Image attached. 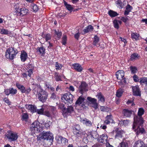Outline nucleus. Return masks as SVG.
I'll use <instances>...</instances> for the list:
<instances>
[{
  "mask_svg": "<svg viewBox=\"0 0 147 147\" xmlns=\"http://www.w3.org/2000/svg\"><path fill=\"white\" fill-rule=\"evenodd\" d=\"M144 112L143 108H139L138 112V116H135L134 117V121L132 128L137 135L142 134L145 131L144 129L142 127L143 119L142 117Z\"/></svg>",
  "mask_w": 147,
  "mask_h": 147,
  "instance_id": "obj_1",
  "label": "nucleus"
},
{
  "mask_svg": "<svg viewBox=\"0 0 147 147\" xmlns=\"http://www.w3.org/2000/svg\"><path fill=\"white\" fill-rule=\"evenodd\" d=\"M38 140H41L42 139L47 140L49 141V142L52 144L53 141V137L52 134L50 132L43 131L40 133L38 137Z\"/></svg>",
  "mask_w": 147,
  "mask_h": 147,
  "instance_id": "obj_2",
  "label": "nucleus"
},
{
  "mask_svg": "<svg viewBox=\"0 0 147 147\" xmlns=\"http://www.w3.org/2000/svg\"><path fill=\"white\" fill-rule=\"evenodd\" d=\"M30 129L32 133H39L43 130V126H41L39 122L36 121L30 125Z\"/></svg>",
  "mask_w": 147,
  "mask_h": 147,
  "instance_id": "obj_3",
  "label": "nucleus"
},
{
  "mask_svg": "<svg viewBox=\"0 0 147 147\" xmlns=\"http://www.w3.org/2000/svg\"><path fill=\"white\" fill-rule=\"evenodd\" d=\"M48 96V93L43 89L40 88L37 93L36 97L39 100L43 102H45Z\"/></svg>",
  "mask_w": 147,
  "mask_h": 147,
  "instance_id": "obj_4",
  "label": "nucleus"
},
{
  "mask_svg": "<svg viewBox=\"0 0 147 147\" xmlns=\"http://www.w3.org/2000/svg\"><path fill=\"white\" fill-rule=\"evenodd\" d=\"M18 52L17 50H15L13 47H11L6 50L5 56L7 59L11 60H13Z\"/></svg>",
  "mask_w": 147,
  "mask_h": 147,
  "instance_id": "obj_5",
  "label": "nucleus"
},
{
  "mask_svg": "<svg viewBox=\"0 0 147 147\" xmlns=\"http://www.w3.org/2000/svg\"><path fill=\"white\" fill-rule=\"evenodd\" d=\"M73 98V95L68 92L63 94L61 99L64 103L68 105L72 103Z\"/></svg>",
  "mask_w": 147,
  "mask_h": 147,
  "instance_id": "obj_6",
  "label": "nucleus"
},
{
  "mask_svg": "<svg viewBox=\"0 0 147 147\" xmlns=\"http://www.w3.org/2000/svg\"><path fill=\"white\" fill-rule=\"evenodd\" d=\"M5 136L10 142L16 140L18 138L17 134L14 133L10 130L7 131V134L5 135Z\"/></svg>",
  "mask_w": 147,
  "mask_h": 147,
  "instance_id": "obj_7",
  "label": "nucleus"
},
{
  "mask_svg": "<svg viewBox=\"0 0 147 147\" xmlns=\"http://www.w3.org/2000/svg\"><path fill=\"white\" fill-rule=\"evenodd\" d=\"M74 112L73 107L71 106H68L67 108H65L64 109L62 114L64 117H67L68 115L74 114Z\"/></svg>",
  "mask_w": 147,
  "mask_h": 147,
  "instance_id": "obj_8",
  "label": "nucleus"
},
{
  "mask_svg": "<svg viewBox=\"0 0 147 147\" xmlns=\"http://www.w3.org/2000/svg\"><path fill=\"white\" fill-rule=\"evenodd\" d=\"M87 100L90 106L94 108L95 110L98 108V104L97 102L96 99L88 97Z\"/></svg>",
  "mask_w": 147,
  "mask_h": 147,
  "instance_id": "obj_9",
  "label": "nucleus"
},
{
  "mask_svg": "<svg viewBox=\"0 0 147 147\" xmlns=\"http://www.w3.org/2000/svg\"><path fill=\"white\" fill-rule=\"evenodd\" d=\"M78 90L82 94L88 90V85L84 82H81L79 86Z\"/></svg>",
  "mask_w": 147,
  "mask_h": 147,
  "instance_id": "obj_10",
  "label": "nucleus"
},
{
  "mask_svg": "<svg viewBox=\"0 0 147 147\" xmlns=\"http://www.w3.org/2000/svg\"><path fill=\"white\" fill-rule=\"evenodd\" d=\"M98 137L97 132L95 131H91L88 136V138L90 142H92L94 139H96Z\"/></svg>",
  "mask_w": 147,
  "mask_h": 147,
  "instance_id": "obj_11",
  "label": "nucleus"
},
{
  "mask_svg": "<svg viewBox=\"0 0 147 147\" xmlns=\"http://www.w3.org/2000/svg\"><path fill=\"white\" fill-rule=\"evenodd\" d=\"M4 92L6 95L8 96L10 94L11 95L15 94L17 93V90L16 89L10 88L8 89H5Z\"/></svg>",
  "mask_w": 147,
  "mask_h": 147,
  "instance_id": "obj_12",
  "label": "nucleus"
},
{
  "mask_svg": "<svg viewBox=\"0 0 147 147\" xmlns=\"http://www.w3.org/2000/svg\"><path fill=\"white\" fill-rule=\"evenodd\" d=\"M98 142L100 143H103V144L106 143L107 144L108 142V137L107 135L105 134H102L100 136L99 138L98 139Z\"/></svg>",
  "mask_w": 147,
  "mask_h": 147,
  "instance_id": "obj_13",
  "label": "nucleus"
},
{
  "mask_svg": "<svg viewBox=\"0 0 147 147\" xmlns=\"http://www.w3.org/2000/svg\"><path fill=\"white\" fill-rule=\"evenodd\" d=\"M132 91L134 95L136 96H140V93L139 87L135 86L132 87Z\"/></svg>",
  "mask_w": 147,
  "mask_h": 147,
  "instance_id": "obj_14",
  "label": "nucleus"
},
{
  "mask_svg": "<svg viewBox=\"0 0 147 147\" xmlns=\"http://www.w3.org/2000/svg\"><path fill=\"white\" fill-rule=\"evenodd\" d=\"M134 113L133 111L127 109H123L122 111L124 116L126 117H130Z\"/></svg>",
  "mask_w": 147,
  "mask_h": 147,
  "instance_id": "obj_15",
  "label": "nucleus"
},
{
  "mask_svg": "<svg viewBox=\"0 0 147 147\" xmlns=\"http://www.w3.org/2000/svg\"><path fill=\"white\" fill-rule=\"evenodd\" d=\"M94 29L93 27L90 25L87 26L81 32V33L82 34H84L89 32H92Z\"/></svg>",
  "mask_w": 147,
  "mask_h": 147,
  "instance_id": "obj_16",
  "label": "nucleus"
},
{
  "mask_svg": "<svg viewBox=\"0 0 147 147\" xmlns=\"http://www.w3.org/2000/svg\"><path fill=\"white\" fill-rule=\"evenodd\" d=\"M124 72L123 70H119L116 73V75L117 79L121 80L123 79L124 76Z\"/></svg>",
  "mask_w": 147,
  "mask_h": 147,
  "instance_id": "obj_17",
  "label": "nucleus"
},
{
  "mask_svg": "<svg viewBox=\"0 0 147 147\" xmlns=\"http://www.w3.org/2000/svg\"><path fill=\"white\" fill-rule=\"evenodd\" d=\"M74 69L78 72H80L83 69L81 65L78 63H75L72 65Z\"/></svg>",
  "mask_w": 147,
  "mask_h": 147,
  "instance_id": "obj_18",
  "label": "nucleus"
},
{
  "mask_svg": "<svg viewBox=\"0 0 147 147\" xmlns=\"http://www.w3.org/2000/svg\"><path fill=\"white\" fill-rule=\"evenodd\" d=\"M80 121L87 126L91 127L92 125V123L86 118L81 119Z\"/></svg>",
  "mask_w": 147,
  "mask_h": 147,
  "instance_id": "obj_19",
  "label": "nucleus"
},
{
  "mask_svg": "<svg viewBox=\"0 0 147 147\" xmlns=\"http://www.w3.org/2000/svg\"><path fill=\"white\" fill-rule=\"evenodd\" d=\"M105 119L106 120L104 121V123L106 124H109L111 123H112L113 122L114 120L111 115H107Z\"/></svg>",
  "mask_w": 147,
  "mask_h": 147,
  "instance_id": "obj_20",
  "label": "nucleus"
},
{
  "mask_svg": "<svg viewBox=\"0 0 147 147\" xmlns=\"http://www.w3.org/2000/svg\"><path fill=\"white\" fill-rule=\"evenodd\" d=\"M129 143V141L127 139L123 138L119 145L120 147H128Z\"/></svg>",
  "mask_w": 147,
  "mask_h": 147,
  "instance_id": "obj_21",
  "label": "nucleus"
},
{
  "mask_svg": "<svg viewBox=\"0 0 147 147\" xmlns=\"http://www.w3.org/2000/svg\"><path fill=\"white\" fill-rule=\"evenodd\" d=\"M113 134L115 133L116 134L115 138L119 139L120 138H122V134L123 131H121L115 130L112 132Z\"/></svg>",
  "mask_w": 147,
  "mask_h": 147,
  "instance_id": "obj_22",
  "label": "nucleus"
},
{
  "mask_svg": "<svg viewBox=\"0 0 147 147\" xmlns=\"http://www.w3.org/2000/svg\"><path fill=\"white\" fill-rule=\"evenodd\" d=\"M28 57V55L27 53L24 51H21V54L20 55V59L22 61H25Z\"/></svg>",
  "mask_w": 147,
  "mask_h": 147,
  "instance_id": "obj_23",
  "label": "nucleus"
},
{
  "mask_svg": "<svg viewBox=\"0 0 147 147\" xmlns=\"http://www.w3.org/2000/svg\"><path fill=\"white\" fill-rule=\"evenodd\" d=\"M26 107L32 113L36 112V107L34 105H26Z\"/></svg>",
  "mask_w": 147,
  "mask_h": 147,
  "instance_id": "obj_24",
  "label": "nucleus"
},
{
  "mask_svg": "<svg viewBox=\"0 0 147 147\" xmlns=\"http://www.w3.org/2000/svg\"><path fill=\"white\" fill-rule=\"evenodd\" d=\"M37 52L39 54H41L42 56H43L45 53V49L43 47H38L37 48Z\"/></svg>",
  "mask_w": 147,
  "mask_h": 147,
  "instance_id": "obj_25",
  "label": "nucleus"
},
{
  "mask_svg": "<svg viewBox=\"0 0 147 147\" xmlns=\"http://www.w3.org/2000/svg\"><path fill=\"white\" fill-rule=\"evenodd\" d=\"M42 36L47 42L51 40L52 37L50 33L44 34L43 32L42 34Z\"/></svg>",
  "mask_w": 147,
  "mask_h": 147,
  "instance_id": "obj_26",
  "label": "nucleus"
},
{
  "mask_svg": "<svg viewBox=\"0 0 147 147\" xmlns=\"http://www.w3.org/2000/svg\"><path fill=\"white\" fill-rule=\"evenodd\" d=\"M144 145L143 141L139 139L135 142L134 146L135 147H143Z\"/></svg>",
  "mask_w": 147,
  "mask_h": 147,
  "instance_id": "obj_27",
  "label": "nucleus"
},
{
  "mask_svg": "<svg viewBox=\"0 0 147 147\" xmlns=\"http://www.w3.org/2000/svg\"><path fill=\"white\" fill-rule=\"evenodd\" d=\"M28 9L25 8H21L20 11H19V16H22L26 15L28 12Z\"/></svg>",
  "mask_w": 147,
  "mask_h": 147,
  "instance_id": "obj_28",
  "label": "nucleus"
},
{
  "mask_svg": "<svg viewBox=\"0 0 147 147\" xmlns=\"http://www.w3.org/2000/svg\"><path fill=\"white\" fill-rule=\"evenodd\" d=\"M63 3L66 9L70 12H71L73 9V8L72 6L71 5L68 4L65 1H63Z\"/></svg>",
  "mask_w": 147,
  "mask_h": 147,
  "instance_id": "obj_29",
  "label": "nucleus"
},
{
  "mask_svg": "<svg viewBox=\"0 0 147 147\" xmlns=\"http://www.w3.org/2000/svg\"><path fill=\"white\" fill-rule=\"evenodd\" d=\"M130 57L131 60V61H134L139 59L140 57L138 54L134 53L131 55Z\"/></svg>",
  "mask_w": 147,
  "mask_h": 147,
  "instance_id": "obj_30",
  "label": "nucleus"
},
{
  "mask_svg": "<svg viewBox=\"0 0 147 147\" xmlns=\"http://www.w3.org/2000/svg\"><path fill=\"white\" fill-rule=\"evenodd\" d=\"M29 119V116L26 113H23L22 114L21 119L23 121H24L26 122H27Z\"/></svg>",
  "mask_w": 147,
  "mask_h": 147,
  "instance_id": "obj_31",
  "label": "nucleus"
},
{
  "mask_svg": "<svg viewBox=\"0 0 147 147\" xmlns=\"http://www.w3.org/2000/svg\"><path fill=\"white\" fill-rule=\"evenodd\" d=\"M108 14L111 18L115 17L118 15V13L117 12L111 10H110L108 11Z\"/></svg>",
  "mask_w": 147,
  "mask_h": 147,
  "instance_id": "obj_32",
  "label": "nucleus"
},
{
  "mask_svg": "<svg viewBox=\"0 0 147 147\" xmlns=\"http://www.w3.org/2000/svg\"><path fill=\"white\" fill-rule=\"evenodd\" d=\"M84 100V98L82 96L79 97L76 104V105H78L80 106H82L83 105L82 103Z\"/></svg>",
  "mask_w": 147,
  "mask_h": 147,
  "instance_id": "obj_33",
  "label": "nucleus"
},
{
  "mask_svg": "<svg viewBox=\"0 0 147 147\" xmlns=\"http://www.w3.org/2000/svg\"><path fill=\"white\" fill-rule=\"evenodd\" d=\"M141 85H145L146 86L147 85V78L142 77L140 79L139 81Z\"/></svg>",
  "mask_w": 147,
  "mask_h": 147,
  "instance_id": "obj_34",
  "label": "nucleus"
},
{
  "mask_svg": "<svg viewBox=\"0 0 147 147\" xmlns=\"http://www.w3.org/2000/svg\"><path fill=\"white\" fill-rule=\"evenodd\" d=\"M54 35L55 36H57L58 39H60L62 35V33L61 31L59 30H56V29L54 30Z\"/></svg>",
  "mask_w": 147,
  "mask_h": 147,
  "instance_id": "obj_35",
  "label": "nucleus"
},
{
  "mask_svg": "<svg viewBox=\"0 0 147 147\" xmlns=\"http://www.w3.org/2000/svg\"><path fill=\"white\" fill-rule=\"evenodd\" d=\"M97 96L99 101H100L102 102H104L105 101V97L101 92L98 93L97 95Z\"/></svg>",
  "mask_w": 147,
  "mask_h": 147,
  "instance_id": "obj_36",
  "label": "nucleus"
},
{
  "mask_svg": "<svg viewBox=\"0 0 147 147\" xmlns=\"http://www.w3.org/2000/svg\"><path fill=\"white\" fill-rule=\"evenodd\" d=\"M58 143L60 144L61 143L62 144H65L66 142H67L68 140L65 138H63L62 136H60L58 139Z\"/></svg>",
  "mask_w": 147,
  "mask_h": 147,
  "instance_id": "obj_37",
  "label": "nucleus"
},
{
  "mask_svg": "<svg viewBox=\"0 0 147 147\" xmlns=\"http://www.w3.org/2000/svg\"><path fill=\"white\" fill-rule=\"evenodd\" d=\"M0 33L2 34L5 35L10 34H11L10 31L3 28L0 29Z\"/></svg>",
  "mask_w": 147,
  "mask_h": 147,
  "instance_id": "obj_38",
  "label": "nucleus"
},
{
  "mask_svg": "<svg viewBox=\"0 0 147 147\" xmlns=\"http://www.w3.org/2000/svg\"><path fill=\"white\" fill-rule=\"evenodd\" d=\"M31 8L33 9L34 12H36L38 10V7L36 4L32 3L31 5Z\"/></svg>",
  "mask_w": 147,
  "mask_h": 147,
  "instance_id": "obj_39",
  "label": "nucleus"
},
{
  "mask_svg": "<svg viewBox=\"0 0 147 147\" xmlns=\"http://www.w3.org/2000/svg\"><path fill=\"white\" fill-rule=\"evenodd\" d=\"M49 109L53 115L55 114L57 112L56 108L54 106H50L49 107Z\"/></svg>",
  "mask_w": 147,
  "mask_h": 147,
  "instance_id": "obj_40",
  "label": "nucleus"
},
{
  "mask_svg": "<svg viewBox=\"0 0 147 147\" xmlns=\"http://www.w3.org/2000/svg\"><path fill=\"white\" fill-rule=\"evenodd\" d=\"M124 92V90L123 89H119L118 90L116 94V96L118 97H120L122 95L123 93Z\"/></svg>",
  "mask_w": 147,
  "mask_h": 147,
  "instance_id": "obj_41",
  "label": "nucleus"
},
{
  "mask_svg": "<svg viewBox=\"0 0 147 147\" xmlns=\"http://www.w3.org/2000/svg\"><path fill=\"white\" fill-rule=\"evenodd\" d=\"M140 35L137 33H133L131 34V37L133 40H138Z\"/></svg>",
  "mask_w": 147,
  "mask_h": 147,
  "instance_id": "obj_42",
  "label": "nucleus"
},
{
  "mask_svg": "<svg viewBox=\"0 0 147 147\" xmlns=\"http://www.w3.org/2000/svg\"><path fill=\"white\" fill-rule=\"evenodd\" d=\"M129 69L130 71H131V73L132 74H135L138 71L137 68L135 66H130Z\"/></svg>",
  "mask_w": 147,
  "mask_h": 147,
  "instance_id": "obj_43",
  "label": "nucleus"
},
{
  "mask_svg": "<svg viewBox=\"0 0 147 147\" xmlns=\"http://www.w3.org/2000/svg\"><path fill=\"white\" fill-rule=\"evenodd\" d=\"M116 4L117 7L121 9L123 7V5H122L121 1L120 0L117 1L116 2Z\"/></svg>",
  "mask_w": 147,
  "mask_h": 147,
  "instance_id": "obj_44",
  "label": "nucleus"
},
{
  "mask_svg": "<svg viewBox=\"0 0 147 147\" xmlns=\"http://www.w3.org/2000/svg\"><path fill=\"white\" fill-rule=\"evenodd\" d=\"M55 69L57 70L61 69L63 66V65L58 62H56L55 64Z\"/></svg>",
  "mask_w": 147,
  "mask_h": 147,
  "instance_id": "obj_45",
  "label": "nucleus"
},
{
  "mask_svg": "<svg viewBox=\"0 0 147 147\" xmlns=\"http://www.w3.org/2000/svg\"><path fill=\"white\" fill-rule=\"evenodd\" d=\"M74 134L78 137L80 136L82 133V130L81 129L76 130V131H73Z\"/></svg>",
  "mask_w": 147,
  "mask_h": 147,
  "instance_id": "obj_46",
  "label": "nucleus"
},
{
  "mask_svg": "<svg viewBox=\"0 0 147 147\" xmlns=\"http://www.w3.org/2000/svg\"><path fill=\"white\" fill-rule=\"evenodd\" d=\"M44 109L43 108V106L42 107V108L40 109H36V112L39 114H43L44 113Z\"/></svg>",
  "mask_w": 147,
  "mask_h": 147,
  "instance_id": "obj_47",
  "label": "nucleus"
},
{
  "mask_svg": "<svg viewBox=\"0 0 147 147\" xmlns=\"http://www.w3.org/2000/svg\"><path fill=\"white\" fill-rule=\"evenodd\" d=\"M94 40L93 43L94 45H96V44L99 41V38L96 35L94 36Z\"/></svg>",
  "mask_w": 147,
  "mask_h": 147,
  "instance_id": "obj_48",
  "label": "nucleus"
},
{
  "mask_svg": "<svg viewBox=\"0 0 147 147\" xmlns=\"http://www.w3.org/2000/svg\"><path fill=\"white\" fill-rule=\"evenodd\" d=\"M19 89L20 90L22 93H25L26 92L25 87L22 85H19Z\"/></svg>",
  "mask_w": 147,
  "mask_h": 147,
  "instance_id": "obj_49",
  "label": "nucleus"
},
{
  "mask_svg": "<svg viewBox=\"0 0 147 147\" xmlns=\"http://www.w3.org/2000/svg\"><path fill=\"white\" fill-rule=\"evenodd\" d=\"M55 78L56 81H58L61 80V76L59 75L57 73H55Z\"/></svg>",
  "mask_w": 147,
  "mask_h": 147,
  "instance_id": "obj_50",
  "label": "nucleus"
},
{
  "mask_svg": "<svg viewBox=\"0 0 147 147\" xmlns=\"http://www.w3.org/2000/svg\"><path fill=\"white\" fill-rule=\"evenodd\" d=\"M121 20L123 22H124L125 25L127 23V21L129 20V19L127 17L125 16L122 17L121 18Z\"/></svg>",
  "mask_w": 147,
  "mask_h": 147,
  "instance_id": "obj_51",
  "label": "nucleus"
},
{
  "mask_svg": "<svg viewBox=\"0 0 147 147\" xmlns=\"http://www.w3.org/2000/svg\"><path fill=\"white\" fill-rule=\"evenodd\" d=\"M67 37L66 35L64 36L62 39V43L63 45H65L66 43Z\"/></svg>",
  "mask_w": 147,
  "mask_h": 147,
  "instance_id": "obj_52",
  "label": "nucleus"
},
{
  "mask_svg": "<svg viewBox=\"0 0 147 147\" xmlns=\"http://www.w3.org/2000/svg\"><path fill=\"white\" fill-rule=\"evenodd\" d=\"M113 24L114 27L117 29L119 28V26L118 23L117 22V20H114L113 21Z\"/></svg>",
  "mask_w": 147,
  "mask_h": 147,
  "instance_id": "obj_53",
  "label": "nucleus"
},
{
  "mask_svg": "<svg viewBox=\"0 0 147 147\" xmlns=\"http://www.w3.org/2000/svg\"><path fill=\"white\" fill-rule=\"evenodd\" d=\"M134 81L135 82H139V78L136 75L134 74L133 77Z\"/></svg>",
  "mask_w": 147,
  "mask_h": 147,
  "instance_id": "obj_54",
  "label": "nucleus"
},
{
  "mask_svg": "<svg viewBox=\"0 0 147 147\" xmlns=\"http://www.w3.org/2000/svg\"><path fill=\"white\" fill-rule=\"evenodd\" d=\"M13 9L15 12L17 13L18 12V3H17L15 4L14 6Z\"/></svg>",
  "mask_w": 147,
  "mask_h": 147,
  "instance_id": "obj_55",
  "label": "nucleus"
},
{
  "mask_svg": "<svg viewBox=\"0 0 147 147\" xmlns=\"http://www.w3.org/2000/svg\"><path fill=\"white\" fill-rule=\"evenodd\" d=\"M44 115L49 117H51L53 115L51 112H50L48 111H45L44 113Z\"/></svg>",
  "mask_w": 147,
  "mask_h": 147,
  "instance_id": "obj_56",
  "label": "nucleus"
},
{
  "mask_svg": "<svg viewBox=\"0 0 147 147\" xmlns=\"http://www.w3.org/2000/svg\"><path fill=\"white\" fill-rule=\"evenodd\" d=\"M133 9L132 7L129 4H128L126 6L125 10L127 11H129V12L131 11Z\"/></svg>",
  "mask_w": 147,
  "mask_h": 147,
  "instance_id": "obj_57",
  "label": "nucleus"
},
{
  "mask_svg": "<svg viewBox=\"0 0 147 147\" xmlns=\"http://www.w3.org/2000/svg\"><path fill=\"white\" fill-rule=\"evenodd\" d=\"M3 100L8 105H9L11 104V102L9 101V99L7 97L4 98Z\"/></svg>",
  "mask_w": 147,
  "mask_h": 147,
  "instance_id": "obj_58",
  "label": "nucleus"
},
{
  "mask_svg": "<svg viewBox=\"0 0 147 147\" xmlns=\"http://www.w3.org/2000/svg\"><path fill=\"white\" fill-rule=\"evenodd\" d=\"M134 98H132V100H129L127 102V105L131 104V106H134L135 104L134 103Z\"/></svg>",
  "mask_w": 147,
  "mask_h": 147,
  "instance_id": "obj_59",
  "label": "nucleus"
},
{
  "mask_svg": "<svg viewBox=\"0 0 147 147\" xmlns=\"http://www.w3.org/2000/svg\"><path fill=\"white\" fill-rule=\"evenodd\" d=\"M40 125H41V126H43V128L44 127V125L45 123V120L44 119H40Z\"/></svg>",
  "mask_w": 147,
  "mask_h": 147,
  "instance_id": "obj_60",
  "label": "nucleus"
},
{
  "mask_svg": "<svg viewBox=\"0 0 147 147\" xmlns=\"http://www.w3.org/2000/svg\"><path fill=\"white\" fill-rule=\"evenodd\" d=\"M81 129L80 128V126L79 125H75L74 127L73 128V131H76V130Z\"/></svg>",
  "mask_w": 147,
  "mask_h": 147,
  "instance_id": "obj_61",
  "label": "nucleus"
},
{
  "mask_svg": "<svg viewBox=\"0 0 147 147\" xmlns=\"http://www.w3.org/2000/svg\"><path fill=\"white\" fill-rule=\"evenodd\" d=\"M59 108L61 109L63 113L64 109L66 108L64 107V105L63 104H60L59 105Z\"/></svg>",
  "mask_w": 147,
  "mask_h": 147,
  "instance_id": "obj_62",
  "label": "nucleus"
},
{
  "mask_svg": "<svg viewBox=\"0 0 147 147\" xmlns=\"http://www.w3.org/2000/svg\"><path fill=\"white\" fill-rule=\"evenodd\" d=\"M28 75L30 77L31 75L33 73L32 70V69H29L27 71Z\"/></svg>",
  "mask_w": 147,
  "mask_h": 147,
  "instance_id": "obj_63",
  "label": "nucleus"
},
{
  "mask_svg": "<svg viewBox=\"0 0 147 147\" xmlns=\"http://www.w3.org/2000/svg\"><path fill=\"white\" fill-rule=\"evenodd\" d=\"M129 121L128 120H124L123 121V124L125 125H126L129 123Z\"/></svg>",
  "mask_w": 147,
  "mask_h": 147,
  "instance_id": "obj_64",
  "label": "nucleus"
}]
</instances>
